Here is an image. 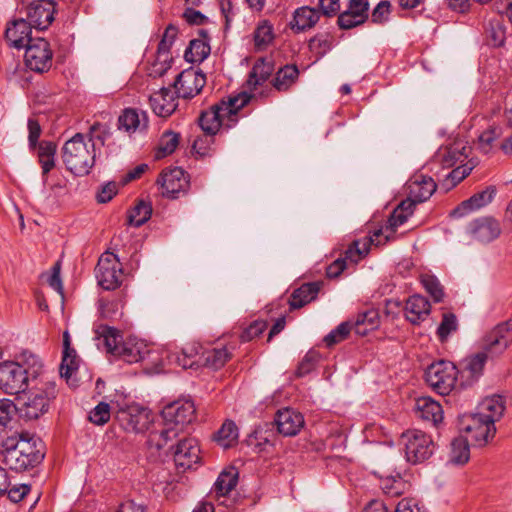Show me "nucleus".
<instances>
[{
  "instance_id": "obj_1",
  "label": "nucleus",
  "mask_w": 512,
  "mask_h": 512,
  "mask_svg": "<svg viewBox=\"0 0 512 512\" xmlns=\"http://www.w3.org/2000/svg\"><path fill=\"white\" fill-rule=\"evenodd\" d=\"M43 459V444L38 438L15 433L0 441V460L12 471L33 469Z\"/></svg>"
},
{
  "instance_id": "obj_2",
  "label": "nucleus",
  "mask_w": 512,
  "mask_h": 512,
  "mask_svg": "<svg viewBox=\"0 0 512 512\" xmlns=\"http://www.w3.org/2000/svg\"><path fill=\"white\" fill-rule=\"evenodd\" d=\"M42 368L36 354H19L16 361L0 364V389L9 395H20L27 389L28 375H37Z\"/></svg>"
},
{
  "instance_id": "obj_3",
  "label": "nucleus",
  "mask_w": 512,
  "mask_h": 512,
  "mask_svg": "<svg viewBox=\"0 0 512 512\" xmlns=\"http://www.w3.org/2000/svg\"><path fill=\"white\" fill-rule=\"evenodd\" d=\"M251 95L241 93L213 105L209 110L203 111L199 117V125L204 133L217 134L221 126L230 128L238 118V112L250 101Z\"/></svg>"
},
{
  "instance_id": "obj_4",
  "label": "nucleus",
  "mask_w": 512,
  "mask_h": 512,
  "mask_svg": "<svg viewBox=\"0 0 512 512\" xmlns=\"http://www.w3.org/2000/svg\"><path fill=\"white\" fill-rule=\"evenodd\" d=\"M62 160L66 168L75 175L84 176L95 163V144L91 136L76 133L62 148Z\"/></svg>"
},
{
  "instance_id": "obj_5",
  "label": "nucleus",
  "mask_w": 512,
  "mask_h": 512,
  "mask_svg": "<svg viewBox=\"0 0 512 512\" xmlns=\"http://www.w3.org/2000/svg\"><path fill=\"white\" fill-rule=\"evenodd\" d=\"M57 389L54 382H45L40 387L22 392L17 400L22 401L24 416L37 419L48 411L51 400L55 399Z\"/></svg>"
},
{
  "instance_id": "obj_6",
  "label": "nucleus",
  "mask_w": 512,
  "mask_h": 512,
  "mask_svg": "<svg viewBox=\"0 0 512 512\" xmlns=\"http://www.w3.org/2000/svg\"><path fill=\"white\" fill-rule=\"evenodd\" d=\"M458 374V367L453 362L440 360L428 366L425 380L436 393L448 395L455 387Z\"/></svg>"
},
{
  "instance_id": "obj_7",
  "label": "nucleus",
  "mask_w": 512,
  "mask_h": 512,
  "mask_svg": "<svg viewBox=\"0 0 512 512\" xmlns=\"http://www.w3.org/2000/svg\"><path fill=\"white\" fill-rule=\"evenodd\" d=\"M401 444L404 446L407 461L413 464L429 459L435 450L431 436L417 429L402 433Z\"/></svg>"
},
{
  "instance_id": "obj_8",
  "label": "nucleus",
  "mask_w": 512,
  "mask_h": 512,
  "mask_svg": "<svg viewBox=\"0 0 512 512\" xmlns=\"http://www.w3.org/2000/svg\"><path fill=\"white\" fill-rule=\"evenodd\" d=\"M381 233V230H376L369 237L353 241L352 244L345 251L344 258L336 259L327 267V277H338L345 270L348 262L351 264H357L363 257H365L368 254L371 245H380V241L377 238Z\"/></svg>"
},
{
  "instance_id": "obj_9",
  "label": "nucleus",
  "mask_w": 512,
  "mask_h": 512,
  "mask_svg": "<svg viewBox=\"0 0 512 512\" xmlns=\"http://www.w3.org/2000/svg\"><path fill=\"white\" fill-rule=\"evenodd\" d=\"M460 430L477 447L486 446L494 439L497 431L492 421L483 419L477 413L463 415L460 419Z\"/></svg>"
},
{
  "instance_id": "obj_10",
  "label": "nucleus",
  "mask_w": 512,
  "mask_h": 512,
  "mask_svg": "<svg viewBox=\"0 0 512 512\" xmlns=\"http://www.w3.org/2000/svg\"><path fill=\"white\" fill-rule=\"evenodd\" d=\"M98 284L105 290H114L122 282V265L113 253L106 252L101 255L96 266Z\"/></svg>"
},
{
  "instance_id": "obj_11",
  "label": "nucleus",
  "mask_w": 512,
  "mask_h": 512,
  "mask_svg": "<svg viewBox=\"0 0 512 512\" xmlns=\"http://www.w3.org/2000/svg\"><path fill=\"white\" fill-rule=\"evenodd\" d=\"M21 5L32 28L44 30L54 20L55 3L52 0H21Z\"/></svg>"
},
{
  "instance_id": "obj_12",
  "label": "nucleus",
  "mask_w": 512,
  "mask_h": 512,
  "mask_svg": "<svg viewBox=\"0 0 512 512\" xmlns=\"http://www.w3.org/2000/svg\"><path fill=\"white\" fill-rule=\"evenodd\" d=\"M26 66L35 72H45L52 66V51L49 43L44 38L29 39L24 46Z\"/></svg>"
},
{
  "instance_id": "obj_13",
  "label": "nucleus",
  "mask_w": 512,
  "mask_h": 512,
  "mask_svg": "<svg viewBox=\"0 0 512 512\" xmlns=\"http://www.w3.org/2000/svg\"><path fill=\"white\" fill-rule=\"evenodd\" d=\"M512 345V319L501 321L485 332L480 347L485 352H504Z\"/></svg>"
},
{
  "instance_id": "obj_14",
  "label": "nucleus",
  "mask_w": 512,
  "mask_h": 512,
  "mask_svg": "<svg viewBox=\"0 0 512 512\" xmlns=\"http://www.w3.org/2000/svg\"><path fill=\"white\" fill-rule=\"evenodd\" d=\"M196 408L192 400L179 399L164 406L161 415L168 425L179 427L181 431L195 418Z\"/></svg>"
},
{
  "instance_id": "obj_15",
  "label": "nucleus",
  "mask_w": 512,
  "mask_h": 512,
  "mask_svg": "<svg viewBox=\"0 0 512 512\" xmlns=\"http://www.w3.org/2000/svg\"><path fill=\"white\" fill-rule=\"evenodd\" d=\"M503 135V128L496 123L489 124L478 136L477 147L484 154H491L498 148L505 155L512 154V135L498 144Z\"/></svg>"
},
{
  "instance_id": "obj_16",
  "label": "nucleus",
  "mask_w": 512,
  "mask_h": 512,
  "mask_svg": "<svg viewBox=\"0 0 512 512\" xmlns=\"http://www.w3.org/2000/svg\"><path fill=\"white\" fill-rule=\"evenodd\" d=\"M157 182L161 186V194L171 199L178 198L180 193H185L189 186L186 173L180 167L164 170Z\"/></svg>"
},
{
  "instance_id": "obj_17",
  "label": "nucleus",
  "mask_w": 512,
  "mask_h": 512,
  "mask_svg": "<svg viewBox=\"0 0 512 512\" xmlns=\"http://www.w3.org/2000/svg\"><path fill=\"white\" fill-rule=\"evenodd\" d=\"M205 83V75L201 71L190 68L178 74L174 81V88L178 97L192 98L203 89Z\"/></svg>"
},
{
  "instance_id": "obj_18",
  "label": "nucleus",
  "mask_w": 512,
  "mask_h": 512,
  "mask_svg": "<svg viewBox=\"0 0 512 512\" xmlns=\"http://www.w3.org/2000/svg\"><path fill=\"white\" fill-rule=\"evenodd\" d=\"M119 420L126 431L143 433L149 429L153 418L148 409L132 406L120 411Z\"/></svg>"
},
{
  "instance_id": "obj_19",
  "label": "nucleus",
  "mask_w": 512,
  "mask_h": 512,
  "mask_svg": "<svg viewBox=\"0 0 512 512\" xmlns=\"http://www.w3.org/2000/svg\"><path fill=\"white\" fill-rule=\"evenodd\" d=\"M466 231L473 240L486 244L500 236L501 227L497 220L483 217L469 223Z\"/></svg>"
},
{
  "instance_id": "obj_20",
  "label": "nucleus",
  "mask_w": 512,
  "mask_h": 512,
  "mask_svg": "<svg viewBox=\"0 0 512 512\" xmlns=\"http://www.w3.org/2000/svg\"><path fill=\"white\" fill-rule=\"evenodd\" d=\"M203 356L205 354H168L167 360L169 365L174 366L169 369H165L164 364L158 363L157 360H153L156 364L155 366L149 368L145 367L147 373H161L165 371L176 370L177 367L187 370H197L201 366H203Z\"/></svg>"
},
{
  "instance_id": "obj_21",
  "label": "nucleus",
  "mask_w": 512,
  "mask_h": 512,
  "mask_svg": "<svg viewBox=\"0 0 512 512\" xmlns=\"http://www.w3.org/2000/svg\"><path fill=\"white\" fill-rule=\"evenodd\" d=\"M274 424L279 434L285 437L297 435L304 426V417L291 408L279 410L274 417Z\"/></svg>"
},
{
  "instance_id": "obj_22",
  "label": "nucleus",
  "mask_w": 512,
  "mask_h": 512,
  "mask_svg": "<svg viewBox=\"0 0 512 512\" xmlns=\"http://www.w3.org/2000/svg\"><path fill=\"white\" fill-rule=\"evenodd\" d=\"M175 464L184 469H190L199 461L200 449L198 442L194 438L184 437L177 441L172 451Z\"/></svg>"
},
{
  "instance_id": "obj_23",
  "label": "nucleus",
  "mask_w": 512,
  "mask_h": 512,
  "mask_svg": "<svg viewBox=\"0 0 512 512\" xmlns=\"http://www.w3.org/2000/svg\"><path fill=\"white\" fill-rule=\"evenodd\" d=\"M368 0H350L347 10L338 17V24L342 29H351L363 24L368 18Z\"/></svg>"
},
{
  "instance_id": "obj_24",
  "label": "nucleus",
  "mask_w": 512,
  "mask_h": 512,
  "mask_svg": "<svg viewBox=\"0 0 512 512\" xmlns=\"http://www.w3.org/2000/svg\"><path fill=\"white\" fill-rule=\"evenodd\" d=\"M414 411L418 418L433 427H437L444 417L440 403L429 396L417 398Z\"/></svg>"
},
{
  "instance_id": "obj_25",
  "label": "nucleus",
  "mask_w": 512,
  "mask_h": 512,
  "mask_svg": "<svg viewBox=\"0 0 512 512\" xmlns=\"http://www.w3.org/2000/svg\"><path fill=\"white\" fill-rule=\"evenodd\" d=\"M437 185L433 178L422 174L413 176L408 184V198L414 205L428 200L435 192Z\"/></svg>"
},
{
  "instance_id": "obj_26",
  "label": "nucleus",
  "mask_w": 512,
  "mask_h": 512,
  "mask_svg": "<svg viewBox=\"0 0 512 512\" xmlns=\"http://www.w3.org/2000/svg\"><path fill=\"white\" fill-rule=\"evenodd\" d=\"M468 157V147L463 141H455L440 147L433 156V162L444 168H450Z\"/></svg>"
},
{
  "instance_id": "obj_27",
  "label": "nucleus",
  "mask_w": 512,
  "mask_h": 512,
  "mask_svg": "<svg viewBox=\"0 0 512 512\" xmlns=\"http://www.w3.org/2000/svg\"><path fill=\"white\" fill-rule=\"evenodd\" d=\"M414 208L415 206L412 200H403L394 209L388 219V226L386 227L385 232L380 229L382 233L377 238L380 241V244L386 243L395 232L396 228L403 225L408 220V218L413 214Z\"/></svg>"
},
{
  "instance_id": "obj_28",
  "label": "nucleus",
  "mask_w": 512,
  "mask_h": 512,
  "mask_svg": "<svg viewBox=\"0 0 512 512\" xmlns=\"http://www.w3.org/2000/svg\"><path fill=\"white\" fill-rule=\"evenodd\" d=\"M177 97L170 88L163 87L150 95V106L157 116L165 118L176 110L178 106Z\"/></svg>"
},
{
  "instance_id": "obj_29",
  "label": "nucleus",
  "mask_w": 512,
  "mask_h": 512,
  "mask_svg": "<svg viewBox=\"0 0 512 512\" xmlns=\"http://www.w3.org/2000/svg\"><path fill=\"white\" fill-rule=\"evenodd\" d=\"M183 433L179 427L168 425L164 421V426L160 430H153L149 433L147 444L156 450L173 451L175 448L173 441L176 440L180 434Z\"/></svg>"
},
{
  "instance_id": "obj_30",
  "label": "nucleus",
  "mask_w": 512,
  "mask_h": 512,
  "mask_svg": "<svg viewBox=\"0 0 512 512\" xmlns=\"http://www.w3.org/2000/svg\"><path fill=\"white\" fill-rule=\"evenodd\" d=\"M31 25L25 19L12 21L6 28L5 37L10 46L21 49L29 43L31 37Z\"/></svg>"
},
{
  "instance_id": "obj_31",
  "label": "nucleus",
  "mask_w": 512,
  "mask_h": 512,
  "mask_svg": "<svg viewBox=\"0 0 512 512\" xmlns=\"http://www.w3.org/2000/svg\"><path fill=\"white\" fill-rule=\"evenodd\" d=\"M119 129L132 134L145 131L148 127V117L146 112L127 108L119 116Z\"/></svg>"
},
{
  "instance_id": "obj_32",
  "label": "nucleus",
  "mask_w": 512,
  "mask_h": 512,
  "mask_svg": "<svg viewBox=\"0 0 512 512\" xmlns=\"http://www.w3.org/2000/svg\"><path fill=\"white\" fill-rule=\"evenodd\" d=\"M506 406L504 398L500 395H492L484 398L476 408L478 415L483 419L492 421L495 425L504 415Z\"/></svg>"
},
{
  "instance_id": "obj_33",
  "label": "nucleus",
  "mask_w": 512,
  "mask_h": 512,
  "mask_svg": "<svg viewBox=\"0 0 512 512\" xmlns=\"http://www.w3.org/2000/svg\"><path fill=\"white\" fill-rule=\"evenodd\" d=\"M431 306L429 301L422 295L410 296L405 304V315L412 324H419L430 314Z\"/></svg>"
},
{
  "instance_id": "obj_34",
  "label": "nucleus",
  "mask_w": 512,
  "mask_h": 512,
  "mask_svg": "<svg viewBox=\"0 0 512 512\" xmlns=\"http://www.w3.org/2000/svg\"><path fill=\"white\" fill-rule=\"evenodd\" d=\"M496 192L497 190L495 186H488L481 192H478L469 199L463 201L456 209H454L452 214L463 216L470 211L482 208L493 200Z\"/></svg>"
},
{
  "instance_id": "obj_35",
  "label": "nucleus",
  "mask_w": 512,
  "mask_h": 512,
  "mask_svg": "<svg viewBox=\"0 0 512 512\" xmlns=\"http://www.w3.org/2000/svg\"><path fill=\"white\" fill-rule=\"evenodd\" d=\"M319 18V12L316 9L303 6L294 11L289 25L294 32L299 33L313 28Z\"/></svg>"
},
{
  "instance_id": "obj_36",
  "label": "nucleus",
  "mask_w": 512,
  "mask_h": 512,
  "mask_svg": "<svg viewBox=\"0 0 512 512\" xmlns=\"http://www.w3.org/2000/svg\"><path fill=\"white\" fill-rule=\"evenodd\" d=\"M487 354H470L460 361L458 371L467 380L475 381L482 374Z\"/></svg>"
},
{
  "instance_id": "obj_37",
  "label": "nucleus",
  "mask_w": 512,
  "mask_h": 512,
  "mask_svg": "<svg viewBox=\"0 0 512 512\" xmlns=\"http://www.w3.org/2000/svg\"><path fill=\"white\" fill-rule=\"evenodd\" d=\"M95 333L97 335L96 339L99 341L98 347L100 348L102 344L106 352H115L121 344L124 345L125 340L122 333L114 327L101 325L96 329Z\"/></svg>"
},
{
  "instance_id": "obj_38",
  "label": "nucleus",
  "mask_w": 512,
  "mask_h": 512,
  "mask_svg": "<svg viewBox=\"0 0 512 512\" xmlns=\"http://www.w3.org/2000/svg\"><path fill=\"white\" fill-rule=\"evenodd\" d=\"M470 459V446L468 438L459 436L454 438L450 444L447 463L454 466H462Z\"/></svg>"
},
{
  "instance_id": "obj_39",
  "label": "nucleus",
  "mask_w": 512,
  "mask_h": 512,
  "mask_svg": "<svg viewBox=\"0 0 512 512\" xmlns=\"http://www.w3.org/2000/svg\"><path fill=\"white\" fill-rule=\"evenodd\" d=\"M320 284L317 282L305 283L291 294L289 304L291 309H298L308 304L317 297Z\"/></svg>"
},
{
  "instance_id": "obj_40",
  "label": "nucleus",
  "mask_w": 512,
  "mask_h": 512,
  "mask_svg": "<svg viewBox=\"0 0 512 512\" xmlns=\"http://www.w3.org/2000/svg\"><path fill=\"white\" fill-rule=\"evenodd\" d=\"M55 154H56V145L50 141H42L38 145V158L42 167V173L44 177V182H46V175L54 168L55 166Z\"/></svg>"
},
{
  "instance_id": "obj_41",
  "label": "nucleus",
  "mask_w": 512,
  "mask_h": 512,
  "mask_svg": "<svg viewBox=\"0 0 512 512\" xmlns=\"http://www.w3.org/2000/svg\"><path fill=\"white\" fill-rule=\"evenodd\" d=\"M238 436L236 424L231 420H226L215 433L214 440L224 449H228L237 443Z\"/></svg>"
},
{
  "instance_id": "obj_42",
  "label": "nucleus",
  "mask_w": 512,
  "mask_h": 512,
  "mask_svg": "<svg viewBox=\"0 0 512 512\" xmlns=\"http://www.w3.org/2000/svg\"><path fill=\"white\" fill-rule=\"evenodd\" d=\"M78 354H63L60 365V376L66 380L70 386H76V374L80 365Z\"/></svg>"
},
{
  "instance_id": "obj_43",
  "label": "nucleus",
  "mask_w": 512,
  "mask_h": 512,
  "mask_svg": "<svg viewBox=\"0 0 512 512\" xmlns=\"http://www.w3.org/2000/svg\"><path fill=\"white\" fill-rule=\"evenodd\" d=\"M237 481L238 472L235 468L224 470L219 474L214 484V491L218 496H226L235 488Z\"/></svg>"
},
{
  "instance_id": "obj_44",
  "label": "nucleus",
  "mask_w": 512,
  "mask_h": 512,
  "mask_svg": "<svg viewBox=\"0 0 512 512\" xmlns=\"http://www.w3.org/2000/svg\"><path fill=\"white\" fill-rule=\"evenodd\" d=\"M298 74L296 66L286 65L276 73L273 86L278 91H286L296 81Z\"/></svg>"
},
{
  "instance_id": "obj_45",
  "label": "nucleus",
  "mask_w": 512,
  "mask_h": 512,
  "mask_svg": "<svg viewBox=\"0 0 512 512\" xmlns=\"http://www.w3.org/2000/svg\"><path fill=\"white\" fill-rule=\"evenodd\" d=\"M353 330L357 335L365 336L366 330L362 326H368V329H376L379 326L378 311L371 309L359 314L354 322H352Z\"/></svg>"
},
{
  "instance_id": "obj_46",
  "label": "nucleus",
  "mask_w": 512,
  "mask_h": 512,
  "mask_svg": "<svg viewBox=\"0 0 512 512\" xmlns=\"http://www.w3.org/2000/svg\"><path fill=\"white\" fill-rule=\"evenodd\" d=\"M486 38L493 47H500L506 39V28L500 19H491L486 28Z\"/></svg>"
},
{
  "instance_id": "obj_47",
  "label": "nucleus",
  "mask_w": 512,
  "mask_h": 512,
  "mask_svg": "<svg viewBox=\"0 0 512 512\" xmlns=\"http://www.w3.org/2000/svg\"><path fill=\"white\" fill-rule=\"evenodd\" d=\"M210 54V46L202 39H193L185 51V58L192 63L202 62Z\"/></svg>"
},
{
  "instance_id": "obj_48",
  "label": "nucleus",
  "mask_w": 512,
  "mask_h": 512,
  "mask_svg": "<svg viewBox=\"0 0 512 512\" xmlns=\"http://www.w3.org/2000/svg\"><path fill=\"white\" fill-rule=\"evenodd\" d=\"M272 70V65L269 62L258 60L249 74L247 84L250 87L256 88V86L261 85L268 79Z\"/></svg>"
},
{
  "instance_id": "obj_49",
  "label": "nucleus",
  "mask_w": 512,
  "mask_h": 512,
  "mask_svg": "<svg viewBox=\"0 0 512 512\" xmlns=\"http://www.w3.org/2000/svg\"><path fill=\"white\" fill-rule=\"evenodd\" d=\"M273 27L268 21H262L254 31V44L258 50L265 49L273 40Z\"/></svg>"
},
{
  "instance_id": "obj_50",
  "label": "nucleus",
  "mask_w": 512,
  "mask_h": 512,
  "mask_svg": "<svg viewBox=\"0 0 512 512\" xmlns=\"http://www.w3.org/2000/svg\"><path fill=\"white\" fill-rule=\"evenodd\" d=\"M380 487L386 495L397 497L404 493L406 483L400 475L388 476L381 479Z\"/></svg>"
},
{
  "instance_id": "obj_51",
  "label": "nucleus",
  "mask_w": 512,
  "mask_h": 512,
  "mask_svg": "<svg viewBox=\"0 0 512 512\" xmlns=\"http://www.w3.org/2000/svg\"><path fill=\"white\" fill-rule=\"evenodd\" d=\"M421 283L426 292L433 298L435 302H442L445 296L443 286L436 276L431 274H423Z\"/></svg>"
},
{
  "instance_id": "obj_52",
  "label": "nucleus",
  "mask_w": 512,
  "mask_h": 512,
  "mask_svg": "<svg viewBox=\"0 0 512 512\" xmlns=\"http://www.w3.org/2000/svg\"><path fill=\"white\" fill-rule=\"evenodd\" d=\"M352 330L353 326L351 321H346L338 325L324 338L323 341L325 342L326 348L330 349L335 344L344 341Z\"/></svg>"
},
{
  "instance_id": "obj_53",
  "label": "nucleus",
  "mask_w": 512,
  "mask_h": 512,
  "mask_svg": "<svg viewBox=\"0 0 512 512\" xmlns=\"http://www.w3.org/2000/svg\"><path fill=\"white\" fill-rule=\"evenodd\" d=\"M124 302L121 298H113L111 300L101 299L99 303L100 313L102 317L107 319H115L122 316Z\"/></svg>"
},
{
  "instance_id": "obj_54",
  "label": "nucleus",
  "mask_w": 512,
  "mask_h": 512,
  "mask_svg": "<svg viewBox=\"0 0 512 512\" xmlns=\"http://www.w3.org/2000/svg\"><path fill=\"white\" fill-rule=\"evenodd\" d=\"M472 166L468 164L460 165L453 169L443 180L442 187L448 191L466 178L472 171Z\"/></svg>"
},
{
  "instance_id": "obj_55",
  "label": "nucleus",
  "mask_w": 512,
  "mask_h": 512,
  "mask_svg": "<svg viewBox=\"0 0 512 512\" xmlns=\"http://www.w3.org/2000/svg\"><path fill=\"white\" fill-rule=\"evenodd\" d=\"M151 206L143 201L139 202L129 214V224L140 227L151 217Z\"/></svg>"
},
{
  "instance_id": "obj_56",
  "label": "nucleus",
  "mask_w": 512,
  "mask_h": 512,
  "mask_svg": "<svg viewBox=\"0 0 512 512\" xmlns=\"http://www.w3.org/2000/svg\"><path fill=\"white\" fill-rule=\"evenodd\" d=\"M216 134L204 133L193 141L192 148L201 157L209 156L214 151V136Z\"/></svg>"
},
{
  "instance_id": "obj_57",
  "label": "nucleus",
  "mask_w": 512,
  "mask_h": 512,
  "mask_svg": "<svg viewBox=\"0 0 512 512\" xmlns=\"http://www.w3.org/2000/svg\"><path fill=\"white\" fill-rule=\"evenodd\" d=\"M179 144V135L172 131H166L162 134L159 141L158 154L166 156L175 151Z\"/></svg>"
},
{
  "instance_id": "obj_58",
  "label": "nucleus",
  "mask_w": 512,
  "mask_h": 512,
  "mask_svg": "<svg viewBox=\"0 0 512 512\" xmlns=\"http://www.w3.org/2000/svg\"><path fill=\"white\" fill-rule=\"evenodd\" d=\"M458 328L457 317L453 313H444L442 321L437 329V335L441 341H445L449 335Z\"/></svg>"
},
{
  "instance_id": "obj_59",
  "label": "nucleus",
  "mask_w": 512,
  "mask_h": 512,
  "mask_svg": "<svg viewBox=\"0 0 512 512\" xmlns=\"http://www.w3.org/2000/svg\"><path fill=\"white\" fill-rule=\"evenodd\" d=\"M110 419V406L100 402L90 413L89 420L96 425H104Z\"/></svg>"
},
{
  "instance_id": "obj_60",
  "label": "nucleus",
  "mask_w": 512,
  "mask_h": 512,
  "mask_svg": "<svg viewBox=\"0 0 512 512\" xmlns=\"http://www.w3.org/2000/svg\"><path fill=\"white\" fill-rule=\"evenodd\" d=\"M170 68V57L168 54L158 52L157 60L149 68L150 77H161Z\"/></svg>"
},
{
  "instance_id": "obj_61",
  "label": "nucleus",
  "mask_w": 512,
  "mask_h": 512,
  "mask_svg": "<svg viewBox=\"0 0 512 512\" xmlns=\"http://www.w3.org/2000/svg\"><path fill=\"white\" fill-rule=\"evenodd\" d=\"M319 362L318 354H305L302 361L298 364L296 369L297 377H304L314 370L317 363Z\"/></svg>"
},
{
  "instance_id": "obj_62",
  "label": "nucleus",
  "mask_w": 512,
  "mask_h": 512,
  "mask_svg": "<svg viewBox=\"0 0 512 512\" xmlns=\"http://www.w3.org/2000/svg\"><path fill=\"white\" fill-rule=\"evenodd\" d=\"M150 344L144 340L140 339L137 336L130 335L126 338L124 342V347L122 352H142L147 349L150 352Z\"/></svg>"
},
{
  "instance_id": "obj_63",
  "label": "nucleus",
  "mask_w": 512,
  "mask_h": 512,
  "mask_svg": "<svg viewBox=\"0 0 512 512\" xmlns=\"http://www.w3.org/2000/svg\"><path fill=\"white\" fill-rule=\"evenodd\" d=\"M391 4L389 1H381L377 4L371 14L372 22L374 23H383L388 20L390 15Z\"/></svg>"
},
{
  "instance_id": "obj_64",
  "label": "nucleus",
  "mask_w": 512,
  "mask_h": 512,
  "mask_svg": "<svg viewBox=\"0 0 512 512\" xmlns=\"http://www.w3.org/2000/svg\"><path fill=\"white\" fill-rule=\"evenodd\" d=\"M267 327V323L262 320L254 321L248 328H246L241 334V340L251 341L252 339L258 337L262 334Z\"/></svg>"
}]
</instances>
